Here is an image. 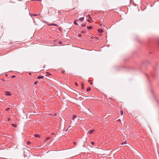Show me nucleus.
Masks as SVG:
<instances>
[{"label":"nucleus","instance_id":"obj_2","mask_svg":"<svg viewBox=\"0 0 159 159\" xmlns=\"http://www.w3.org/2000/svg\"><path fill=\"white\" fill-rule=\"evenodd\" d=\"M98 32L100 33H101L103 32V30L101 29H98Z\"/></svg>","mask_w":159,"mask_h":159},{"label":"nucleus","instance_id":"obj_19","mask_svg":"<svg viewBox=\"0 0 159 159\" xmlns=\"http://www.w3.org/2000/svg\"><path fill=\"white\" fill-rule=\"evenodd\" d=\"M120 113H121V115H123V111H122L121 110L120 111Z\"/></svg>","mask_w":159,"mask_h":159},{"label":"nucleus","instance_id":"obj_36","mask_svg":"<svg viewBox=\"0 0 159 159\" xmlns=\"http://www.w3.org/2000/svg\"><path fill=\"white\" fill-rule=\"evenodd\" d=\"M82 32V33H84V31H82V32Z\"/></svg>","mask_w":159,"mask_h":159},{"label":"nucleus","instance_id":"obj_27","mask_svg":"<svg viewBox=\"0 0 159 159\" xmlns=\"http://www.w3.org/2000/svg\"><path fill=\"white\" fill-rule=\"evenodd\" d=\"M32 1H39L40 2H41V0H32Z\"/></svg>","mask_w":159,"mask_h":159},{"label":"nucleus","instance_id":"obj_31","mask_svg":"<svg viewBox=\"0 0 159 159\" xmlns=\"http://www.w3.org/2000/svg\"><path fill=\"white\" fill-rule=\"evenodd\" d=\"M95 38L96 39H98V38L97 37H95Z\"/></svg>","mask_w":159,"mask_h":159},{"label":"nucleus","instance_id":"obj_25","mask_svg":"<svg viewBox=\"0 0 159 159\" xmlns=\"http://www.w3.org/2000/svg\"><path fill=\"white\" fill-rule=\"evenodd\" d=\"M15 77H16V76H15V75H12V76H11V78H15Z\"/></svg>","mask_w":159,"mask_h":159},{"label":"nucleus","instance_id":"obj_41","mask_svg":"<svg viewBox=\"0 0 159 159\" xmlns=\"http://www.w3.org/2000/svg\"><path fill=\"white\" fill-rule=\"evenodd\" d=\"M119 120V121H120V120Z\"/></svg>","mask_w":159,"mask_h":159},{"label":"nucleus","instance_id":"obj_37","mask_svg":"<svg viewBox=\"0 0 159 159\" xmlns=\"http://www.w3.org/2000/svg\"><path fill=\"white\" fill-rule=\"evenodd\" d=\"M59 43L61 44V42H60V43Z\"/></svg>","mask_w":159,"mask_h":159},{"label":"nucleus","instance_id":"obj_24","mask_svg":"<svg viewBox=\"0 0 159 159\" xmlns=\"http://www.w3.org/2000/svg\"><path fill=\"white\" fill-rule=\"evenodd\" d=\"M86 24H83V25H82V26H83V27H84L86 26Z\"/></svg>","mask_w":159,"mask_h":159},{"label":"nucleus","instance_id":"obj_22","mask_svg":"<svg viewBox=\"0 0 159 159\" xmlns=\"http://www.w3.org/2000/svg\"><path fill=\"white\" fill-rule=\"evenodd\" d=\"M91 143L93 144V145H94V142H91Z\"/></svg>","mask_w":159,"mask_h":159},{"label":"nucleus","instance_id":"obj_40","mask_svg":"<svg viewBox=\"0 0 159 159\" xmlns=\"http://www.w3.org/2000/svg\"><path fill=\"white\" fill-rule=\"evenodd\" d=\"M119 120V121H120V120Z\"/></svg>","mask_w":159,"mask_h":159},{"label":"nucleus","instance_id":"obj_4","mask_svg":"<svg viewBox=\"0 0 159 159\" xmlns=\"http://www.w3.org/2000/svg\"><path fill=\"white\" fill-rule=\"evenodd\" d=\"M49 25H52V26H58L56 24H54V23L51 24Z\"/></svg>","mask_w":159,"mask_h":159},{"label":"nucleus","instance_id":"obj_42","mask_svg":"<svg viewBox=\"0 0 159 159\" xmlns=\"http://www.w3.org/2000/svg\"><path fill=\"white\" fill-rule=\"evenodd\" d=\"M48 115L49 116V115H52L51 114H49V115Z\"/></svg>","mask_w":159,"mask_h":159},{"label":"nucleus","instance_id":"obj_32","mask_svg":"<svg viewBox=\"0 0 159 159\" xmlns=\"http://www.w3.org/2000/svg\"><path fill=\"white\" fill-rule=\"evenodd\" d=\"M69 130L68 129V128L66 129V132L68 131V130Z\"/></svg>","mask_w":159,"mask_h":159},{"label":"nucleus","instance_id":"obj_39","mask_svg":"<svg viewBox=\"0 0 159 159\" xmlns=\"http://www.w3.org/2000/svg\"><path fill=\"white\" fill-rule=\"evenodd\" d=\"M119 120V121H120V120Z\"/></svg>","mask_w":159,"mask_h":159},{"label":"nucleus","instance_id":"obj_5","mask_svg":"<svg viewBox=\"0 0 159 159\" xmlns=\"http://www.w3.org/2000/svg\"><path fill=\"white\" fill-rule=\"evenodd\" d=\"M30 15L31 16H38V15L36 14H32L30 13Z\"/></svg>","mask_w":159,"mask_h":159},{"label":"nucleus","instance_id":"obj_30","mask_svg":"<svg viewBox=\"0 0 159 159\" xmlns=\"http://www.w3.org/2000/svg\"><path fill=\"white\" fill-rule=\"evenodd\" d=\"M73 143H74V144H76V143H76V142H74Z\"/></svg>","mask_w":159,"mask_h":159},{"label":"nucleus","instance_id":"obj_1","mask_svg":"<svg viewBox=\"0 0 159 159\" xmlns=\"http://www.w3.org/2000/svg\"><path fill=\"white\" fill-rule=\"evenodd\" d=\"M5 94L7 96L11 95V94L10 93L9 91H6L5 92Z\"/></svg>","mask_w":159,"mask_h":159},{"label":"nucleus","instance_id":"obj_15","mask_svg":"<svg viewBox=\"0 0 159 159\" xmlns=\"http://www.w3.org/2000/svg\"><path fill=\"white\" fill-rule=\"evenodd\" d=\"M77 21H74V24H75V25H78V24L77 23Z\"/></svg>","mask_w":159,"mask_h":159},{"label":"nucleus","instance_id":"obj_20","mask_svg":"<svg viewBox=\"0 0 159 159\" xmlns=\"http://www.w3.org/2000/svg\"><path fill=\"white\" fill-rule=\"evenodd\" d=\"M65 71L64 70H61V72L62 73H65Z\"/></svg>","mask_w":159,"mask_h":159},{"label":"nucleus","instance_id":"obj_9","mask_svg":"<svg viewBox=\"0 0 159 159\" xmlns=\"http://www.w3.org/2000/svg\"><path fill=\"white\" fill-rule=\"evenodd\" d=\"M76 117H77V116L76 115H73V116H72V120H74Z\"/></svg>","mask_w":159,"mask_h":159},{"label":"nucleus","instance_id":"obj_10","mask_svg":"<svg viewBox=\"0 0 159 159\" xmlns=\"http://www.w3.org/2000/svg\"><path fill=\"white\" fill-rule=\"evenodd\" d=\"M90 90H91V88L90 87H88V88H87V89H86V91L88 92H89Z\"/></svg>","mask_w":159,"mask_h":159},{"label":"nucleus","instance_id":"obj_11","mask_svg":"<svg viewBox=\"0 0 159 159\" xmlns=\"http://www.w3.org/2000/svg\"><path fill=\"white\" fill-rule=\"evenodd\" d=\"M87 17L89 18L90 20H92V19L91 17V16L89 14L87 16Z\"/></svg>","mask_w":159,"mask_h":159},{"label":"nucleus","instance_id":"obj_29","mask_svg":"<svg viewBox=\"0 0 159 159\" xmlns=\"http://www.w3.org/2000/svg\"><path fill=\"white\" fill-rule=\"evenodd\" d=\"M37 83H38V81H37L35 82L34 83V84H35V85L36 84H37Z\"/></svg>","mask_w":159,"mask_h":159},{"label":"nucleus","instance_id":"obj_7","mask_svg":"<svg viewBox=\"0 0 159 159\" xmlns=\"http://www.w3.org/2000/svg\"><path fill=\"white\" fill-rule=\"evenodd\" d=\"M44 77L43 76H39L38 77V79H43Z\"/></svg>","mask_w":159,"mask_h":159},{"label":"nucleus","instance_id":"obj_6","mask_svg":"<svg viewBox=\"0 0 159 159\" xmlns=\"http://www.w3.org/2000/svg\"><path fill=\"white\" fill-rule=\"evenodd\" d=\"M84 19V18L83 17L80 18L79 20L80 21H83Z\"/></svg>","mask_w":159,"mask_h":159},{"label":"nucleus","instance_id":"obj_21","mask_svg":"<svg viewBox=\"0 0 159 159\" xmlns=\"http://www.w3.org/2000/svg\"><path fill=\"white\" fill-rule=\"evenodd\" d=\"M81 84H82V89H84V85H83V84L82 83H81Z\"/></svg>","mask_w":159,"mask_h":159},{"label":"nucleus","instance_id":"obj_35","mask_svg":"<svg viewBox=\"0 0 159 159\" xmlns=\"http://www.w3.org/2000/svg\"><path fill=\"white\" fill-rule=\"evenodd\" d=\"M79 37H80V36H81V34H79Z\"/></svg>","mask_w":159,"mask_h":159},{"label":"nucleus","instance_id":"obj_23","mask_svg":"<svg viewBox=\"0 0 159 159\" xmlns=\"http://www.w3.org/2000/svg\"><path fill=\"white\" fill-rule=\"evenodd\" d=\"M10 109V108H7V109H6V110L7 111H8Z\"/></svg>","mask_w":159,"mask_h":159},{"label":"nucleus","instance_id":"obj_33","mask_svg":"<svg viewBox=\"0 0 159 159\" xmlns=\"http://www.w3.org/2000/svg\"><path fill=\"white\" fill-rule=\"evenodd\" d=\"M87 22H89V20H87Z\"/></svg>","mask_w":159,"mask_h":159},{"label":"nucleus","instance_id":"obj_16","mask_svg":"<svg viewBox=\"0 0 159 159\" xmlns=\"http://www.w3.org/2000/svg\"><path fill=\"white\" fill-rule=\"evenodd\" d=\"M51 139V137H48L47 138H46V140H48Z\"/></svg>","mask_w":159,"mask_h":159},{"label":"nucleus","instance_id":"obj_12","mask_svg":"<svg viewBox=\"0 0 159 159\" xmlns=\"http://www.w3.org/2000/svg\"><path fill=\"white\" fill-rule=\"evenodd\" d=\"M87 28L89 30H91L92 29L93 27L92 26H88Z\"/></svg>","mask_w":159,"mask_h":159},{"label":"nucleus","instance_id":"obj_13","mask_svg":"<svg viewBox=\"0 0 159 159\" xmlns=\"http://www.w3.org/2000/svg\"><path fill=\"white\" fill-rule=\"evenodd\" d=\"M72 127L71 126H69L68 128V129L69 130H70L72 129Z\"/></svg>","mask_w":159,"mask_h":159},{"label":"nucleus","instance_id":"obj_43","mask_svg":"<svg viewBox=\"0 0 159 159\" xmlns=\"http://www.w3.org/2000/svg\"><path fill=\"white\" fill-rule=\"evenodd\" d=\"M54 115V116H56V114H55Z\"/></svg>","mask_w":159,"mask_h":159},{"label":"nucleus","instance_id":"obj_28","mask_svg":"<svg viewBox=\"0 0 159 159\" xmlns=\"http://www.w3.org/2000/svg\"><path fill=\"white\" fill-rule=\"evenodd\" d=\"M8 121H9L11 120V118H9L7 119Z\"/></svg>","mask_w":159,"mask_h":159},{"label":"nucleus","instance_id":"obj_8","mask_svg":"<svg viewBox=\"0 0 159 159\" xmlns=\"http://www.w3.org/2000/svg\"><path fill=\"white\" fill-rule=\"evenodd\" d=\"M34 136L35 137L39 138L40 137V136L39 134H35L34 135Z\"/></svg>","mask_w":159,"mask_h":159},{"label":"nucleus","instance_id":"obj_38","mask_svg":"<svg viewBox=\"0 0 159 159\" xmlns=\"http://www.w3.org/2000/svg\"><path fill=\"white\" fill-rule=\"evenodd\" d=\"M89 81H90V80H88V82H89Z\"/></svg>","mask_w":159,"mask_h":159},{"label":"nucleus","instance_id":"obj_3","mask_svg":"<svg viewBox=\"0 0 159 159\" xmlns=\"http://www.w3.org/2000/svg\"><path fill=\"white\" fill-rule=\"evenodd\" d=\"M94 129H93V130H90L89 131V133L90 134H92V133H93L94 132Z\"/></svg>","mask_w":159,"mask_h":159},{"label":"nucleus","instance_id":"obj_34","mask_svg":"<svg viewBox=\"0 0 159 159\" xmlns=\"http://www.w3.org/2000/svg\"><path fill=\"white\" fill-rule=\"evenodd\" d=\"M90 84H91V85H92V84H93V83H92V82H91V83H90Z\"/></svg>","mask_w":159,"mask_h":159},{"label":"nucleus","instance_id":"obj_18","mask_svg":"<svg viewBox=\"0 0 159 159\" xmlns=\"http://www.w3.org/2000/svg\"><path fill=\"white\" fill-rule=\"evenodd\" d=\"M126 141H125V142L122 143L121 144V145H123V144H126Z\"/></svg>","mask_w":159,"mask_h":159},{"label":"nucleus","instance_id":"obj_17","mask_svg":"<svg viewBox=\"0 0 159 159\" xmlns=\"http://www.w3.org/2000/svg\"><path fill=\"white\" fill-rule=\"evenodd\" d=\"M31 144V142H30L29 141H28V142H27V144L28 145H29V144Z\"/></svg>","mask_w":159,"mask_h":159},{"label":"nucleus","instance_id":"obj_14","mask_svg":"<svg viewBox=\"0 0 159 159\" xmlns=\"http://www.w3.org/2000/svg\"><path fill=\"white\" fill-rule=\"evenodd\" d=\"M12 125L13 127H16L17 126V125L16 124H12Z\"/></svg>","mask_w":159,"mask_h":159},{"label":"nucleus","instance_id":"obj_26","mask_svg":"<svg viewBox=\"0 0 159 159\" xmlns=\"http://www.w3.org/2000/svg\"><path fill=\"white\" fill-rule=\"evenodd\" d=\"M75 85L76 86H78V85L77 84V83H76V82H75Z\"/></svg>","mask_w":159,"mask_h":159}]
</instances>
